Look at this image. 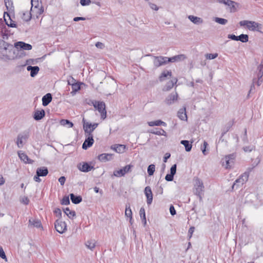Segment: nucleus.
Returning a JSON list of instances; mask_svg holds the SVG:
<instances>
[{
  "label": "nucleus",
  "mask_w": 263,
  "mask_h": 263,
  "mask_svg": "<svg viewBox=\"0 0 263 263\" xmlns=\"http://www.w3.org/2000/svg\"><path fill=\"white\" fill-rule=\"evenodd\" d=\"M172 76V71H167V70H164L161 74V75L159 76V79L160 81H163L165 80V78L167 77Z\"/></svg>",
  "instance_id": "ea45409f"
},
{
  "label": "nucleus",
  "mask_w": 263,
  "mask_h": 263,
  "mask_svg": "<svg viewBox=\"0 0 263 263\" xmlns=\"http://www.w3.org/2000/svg\"><path fill=\"white\" fill-rule=\"evenodd\" d=\"M177 82V79L176 78H174L172 79V80L168 81L164 86V87L163 89V90L164 91H168L170 89H171L175 84H176Z\"/></svg>",
  "instance_id": "2f4dec72"
},
{
  "label": "nucleus",
  "mask_w": 263,
  "mask_h": 263,
  "mask_svg": "<svg viewBox=\"0 0 263 263\" xmlns=\"http://www.w3.org/2000/svg\"><path fill=\"white\" fill-rule=\"evenodd\" d=\"M54 228L58 232L63 234L67 230V225L65 221L57 219L54 222Z\"/></svg>",
  "instance_id": "6e6552de"
},
{
  "label": "nucleus",
  "mask_w": 263,
  "mask_h": 263,
  "mask_svg": "<svg viewBox=\"0 0 263 263\" xmlns=\"http://www.w3.org/2000/svg\"><path fill=\"white\" fill-rule=\"evenodd\" d=\"M60 123L63 126L67 125L68 127H72L74 125L72 122L67 119H61L60 121Z\"/></svg>",
  "instance_id": "37998d69"
},
{
  "label": "nucleus",
  "mask_w": 263,
  "mask_h": 263,
  "mask_svg": "<svg viewBox=\"0 0 263 263\" xmlns=\"http://www.w3.org/2000/svg\"><path fill=\"white\" fill-rule=\"evenodd\" d=\"M71 82L73 83H71L72 91L70 93L73 96L76 94V92L81 89V84L83 83L81 82H76V80L72 77H71Z\"/></svg>",
  "instance_id": "a211bd4d"
},
{
  "label": "nucleus",
  "mask_w": 263,
  "mask_h": 263,
  "mask_svg": "<svg viewBox=\"0 0 263 263\" xmlns=\"http://www.w3.org/2000/svg\"><path fill=\"white\" fill-rule=\"evenodd\" d=\"M257 78L259 79H261L262 77L263 76V65L260 64L257 67Z\"/></svg>",
  "instance_id": "a18cd8bd"
},
{
  "label": "nucleus",
  "mask_w": 263,
  "mask_h": 263,
  "mask_svg": "<svg viewBox=\"0 0 263 263\" xmlns=\"http://www.w3.org/2000/svg\"><path fill=\"white\" fill-rule=\"evenodd\" d=\"M260 161V158L259 156H258L256 159L254 160V162H253L252 164V166H253L254 168L258 165V164L259 163Z\"/></svg>",
  "instance_id": "680f3d73"
},
{
  "label": "nucleus",
  "mask_w": 263,
  "mask_h": 263,
  "mask_svg": "<svg viewBox=\"0 0 263 263\" xmlns=\"http://www.w3.org/2000/svg\"><path fill=\"white\" fill-rule=\"evenodd\" d=\"M139 214L140 215L142 222L144 226H145L146 223V216L145 213V210L143 208H141L139 211Z\"/></svg>",
  "instance_id": "79ce46f5"
},
{
  "label": "nucleus",
  "mask_w": 263,
  "mask_h": 263,
  "mask_svg": "<svg viewBox=\"0 0 263 263\" xmlns=\"http://www.w3.org/2000/svg\"><path fill=\"white\" fill-rule=\"evenodd\" d=\"M20 159L25 163L32 164L34 161L30 159L28 156L23 151H20L17 152Z\"/></svg>",
  "instance_id": "412c9836"
},
{
  "label": "nucleus",
  "mask_w": 263,
  "mask_h": 263,
  "mask_svg": "<svg viewBox=\"0 0 263 263\" xmlns=\"http://www.w3.org/2000/svg\"><path fill=\"white\" fill-rule=\"evenodd\" d=\"M32 15L33 14L31 11H26L23 13L22 18L26 22H28L31 19Z\"/></svg>",
  "instance_id": "a19ab883"
},
{
  "label": "nucleus",
  "mask_w": 263,
  "mask_h": 263,
  "mask_svg": "<svg viewBox=\"0 0 263 263\" xmlns=\"http://www.w3.org/2000/svg\"><path fill=\"white\" fill-rule=\"evenodd\" d=\"M69 197L71 200V202L75 204L80 203L82 201V197L80 195H75L73 193L69 194Z\"/></svg>",
  "instance_id": "c756f323"
},
{
  "label": "nucleus",
  "mask_w": 263,
  "mask_h": 263,
  "mask_svg": "<svg viewBox=\"0 0 263 263\" xmlns=\"http://www.w3.org/2000/svg\"><path fill=\"white\" fill-rule=\"evenodd\" d=\"M4 19L5 22V25L8 27L12 28H17L18 26L12 21L11 18L10 14L7 12H5L4 14Z\"/></svg>",
  "instance_id": "dca6fc26"
},
{
  "label": "nucleus",
  "mask_w": 263,
  "mask_h": 263,
  "mask_svg": "<svg viewBox=\"0 0 263 263\" xmlns=\"http://www.w3.org/2000/svg\"><path fill=\"white\" fill-rule=\"evenodd\" d=\"M186 58V56L184 54H179L177 55L173 56L171 58L167 57V61L168 63H174L175 62H179L184 60Z\"/></svg>",
  "instance_id": "5701e85b"
},
{
  "label": "nucleus",
  "mask_w": 263,
  "mask_h": 263,
  "mask_svg": "<svg viewBox=\"0 0 263 263\" xmlns=\"http://www.w3.org/2000/svg\"><path fill=\"white\" fill-rule=\"evenodd\" d=\"M154 190L156 194L162 195L163 192V187L161 185H159V182L155 186V189H154Z\"/></svg>",
  "instance_id": "49530a36"
},
{
  "label": "nucleus",
  "mask_w": 263,
  "mask_h": 263,
  "mask_svg": "<svg viewBox=\"0 0 263 263\" xmlns=\"http://www.w3.org/2000/svg\"><path fill=\"white\" fill-rule=\"evenodd\" d=\"M66 178L64 176H61L59 178V181L61 185H63L65 182Z\"/></svg>",
  "instance_id": "774afa93"
},
{
  "label": "nucleus",
  "mask_w": 263,
  "mask_h": 263,
  "mask_svg": "<svg viewBox=\"0 0 263 263\" xmlns=\"http://www.w3.org/2000/svg\"><path fill=\"white\" fill-rule=\"evenodd\" d=\"M133 167L132 164L126 165L119 170L114 172V175L116 177L123 176L126 173L131 172V168Z\"/></svg>",
  "instance_id": "9b49d317"
},
{
  "label": "nucleus",
  "mask_w": 263,
  "mask_h": 263,
  "mask_svg": "<svg viewBox=\"0 0 263 263\" xmlns=\"http://www.w3.org/2000/svg\"><path fill=\"white\" fill-rule=\"evenodd\" d=\"M234 119H233L231 121H229L225 126L222 128V133H221V136L220 138V140L223 141V139H222V137L229 131V130L231 129V128L233 126L234 124Z\"/></svg>",
  "instance_id": "4be33fe9"
},
{
  "label": "nucleus",
  "mask_w": 263,
  "mask_h": 263,
  "mask_svg": "<svg viewBox=\"0 0 263 263\" xmlns=\"http://www.w3.org/2000/svg\"><path fill=\"white\" fill-rule=\"evenodd\" d=\"M31 13L35 12L36 13V18H38L39 16L43 13L44 8L42 5L41 6L38 7L37 8H33L31 9L30 10Z\"/></svg>",
  "instance_id": "72a5a7b5"
},
{
  "label": "nucleus",
  "mask_w": 263,
  "mask_h": 263,
  "mask_svg": "<svg viewBox=\"0 0 263 263\" xmlns=\"http://www.w3.org/2000/svg\"><path fill=\"white\" fill-rule=\"evenodd\" d=\"M151 133L159 135V136H166V133L165 130H164L162 128H156L154 129H152L151 132Z\"/></svg>",
  "instance_id": "e433bc0d"
},
{
  "label": "nucleus",
  "mask_w": 263,
  "mask_h": 263,
  "mask_svg": "<svg viewBox=\"0 0 263 263\" xmlns=\"http://www.w3.org/2000/svg\"><path fill=\"white\" fill-rule=\"evenodd\" d=\"M188 18L192 23L196 25L201 24L203 23V20L201 17L191 15L188 16Z\"/></svg>",
  "instance_id": "473e14b6"
},
{
  "label": "nucleus",
  "mask_w": 263,
  "mask_h": 263,
  "mask_svg": "<svg viewBox=\"0 0 263 263\" xmlns=\"http://www.w3.org/2000/svg\"><path fill=\"white\" fill-rule=\"evenodd\" d=\"M61 204L62 205H69L70 204V200L69 196H65L61 201Z\"/></svg>",
  "instance_id": "8fccbe9b"
},
{
  "label": "nucleus",
  "mask_w": 263,
  "mask_h": 263,
  "mask_svg": "<svg viewBox=\"0 0 263 263\" xmlns=\"http://www.w3.org/2000/svg\"><path fill=\"white\" fill-rule=\"evenodd\" d=\"M86 246L91 250H92L96 247L95 240H88L85 242Z\"/></svg>",
  "instance_id": "c03bdc74"
},
{
  "label": "nucleus",
  "mask_w": 263,
  "mask_h": 263,
  "mask_svg": "<svg viewBox=\"0 0 263 263\" xmlns=\"http://www.w3.org/2000/svg\"><path fill=\"white\" fill-rule=\"evenodd\" d=\"M194 188L195 194L199 197L200 200H202V194L204 191V187L202 181L198 177L195 179Z\"/></svg>",
  "instance_id": "f03ea898"
},
{
  "label": "nucleus",
  "mask_w": 263,
  "mask_h": 263,
  "mask_svg": "<svg viewBox=\"0 0 263 263\" xmlns=\"http://www.w3.org/2000/svg\"><path fill=\"white\" fill-rule=\"evenodd\" d=\"M85 135L86 138L82 144V148L83 149L86 150L93 145L94 143V140L93 138V135L92 134H86Z\"/></svg>",
  "instance_id": "9d476101"
},
{
  "label": "nucleus",
  "mask_w": 263,
  "mask_h": 263,
  "mask_svg": "<svg viewBox=\"0 0 263 263\" xmlns=\"http://www.w3.org/2000/svg\"><path fill=\"white\" fill-rule=\"evenodd\" d=\"M0 257L7 260V257L3 248L0 246Z\"/></svg>",
  "instance_id": "bf43d9fd"
},
{
  "label": "nucleus",
  "mask_w": 263,
  "mask_h": 263,
  "mask_svg": "<svg viewBox=\"0 0 263 263\" xmlns=\"http://www.w3.org/2000/svg\"><path fill=\"white\" fill-rule=\"evenodd\" d=\"M217 1L220 3L228 6L230 8L231 12L237 11V7L239 5L238 3L231 0H217Z\"/></svg>",
  "instance_id": "423d86ee"
},
{
  "label": "nucleus",
  "mask_w": 263,
  "mask_h": 263,
  "mask_svg": "<svg viewBox=\"0 0 263 263\" xmlns=\"http://www.w3.org/2000/svg\"><path fill=\"white\" fill-rule=\"evenodd\" d=\"M215 21L221 25H225L228 23V20L227 19L220 17H215Z\"/></svg>",
  "instance_id": "3c124183"
},
{
  "label": "nucleus",
  "mask_w": 263,
  "mask_h": 263,
  "mask_svg": "<svg viewBox=\"0 0 263 263\" xmlns=\"http://www.w3.org/2000/svg\"><path fill=\"white\" fill-rule=\"evenodd\" d=\"M180 143L184 146L185 149L187 152H189L191 151L192 148V142L190 143L188 140H183L180 141Z\"/></svg>",
  "instance_id": "f704fd0d"
},
{
  "label": "nucleus",
  "mask_w": 263,
  "mask_h": 263,
  "mask_svg": "<svg viewBox=\"0 0 263 263\" xmlns=\"http://www.w3.org/2000/svg\"><path fill=\"white\" fill-rule=\"evenodd\" d=\"M177 116L181 120H187V118L185 106H183L178 111Z\"/></svg>",
  "instance_id": "bb28decb"
},
{
  "label": "nucleus",
  "mask_w": 263,
  "mask_h": 263,
  "mask_svg": "<svg viewBox=\"0 0 263 263\" xmlns=\"http://www.w3.org/2000/svg\"><path fill=\"white\" fill-rule=\"evenodd\" d=\"M36 174H37L41 177H45L48 174V170L45 166L40 167L37 168Z\"/></svg>",
  "instance_id": "7c9ffc66"
},
{
  "label": "nucleus",
  "mask_w": 263,
  "mask_h": 263,
  "mask_svg": "<svg viewBox=\"0 0 263 263\" xmlns=\"http://www.w3.org/2000/svg\"><path fill=\"white\" fill-rule=\"evenodd\" d=\"M40 0H31V9L37 8L38 7L41 6L39 3Z\"/></svg>",
  "instance_id": "603ef678"
},
{
  "label": "nucleus",
  "mask_w": 263,
  "mask_h": 263,
  "mask_svg": "<svg viewBox=\"0 0 263 263\" xmlns=\"http://www.w3.org/2000/svg\"><path fill=\"white\" fill-rule=\"evenodd\" d=\"M217 57H218V53H209V54H207L206 55V58L209 59L210 60L214 59L216 58H217Z\"/></svg>",
  "instance_id": "4d7b16f0"
},
{
  "label": "nucleus",
  "mask_w": 263,
  "mask_h": 263,
  "mask_svg": "<svg viewBox=\"0 0 263 263\" xmlns=\"http://www.w3.org/2000/svg\"><path fill=\"white\" fill-rule=\"evenodd\" d=\"M155 171V165L154 164H150L147 168V173L149 176H152L154 174Z\"/></svg>",
  "instance_id": "09e8293b"
},
{
  "label": "nucleus",
  "mask_w": 263,
  "mask_h": 263,
  "mask_svg": "<svg viewBox=\"0 0 263 263\" xmlns=\"http://www.w3.org/2000/svg\"><path fill=\"white\" fill-rule=\"evenodd\" d=\"M14 49L13 45L5 42L4 40L0 39V51H6L7 50H11Z\"/></svg>",
  "instance_id": "6ab92c4d"
},
{
  "label": "nucleus",
  "mask_w": 263,
  "mask_h": 263,
  "mask_svg": "<svg viewBox=\"0 0 263 263\" xmlns=\"http://www.w3.org/2000/svg\"><path fill=\"white\" fill-rule=\"evenodd\" d=\"M228 37L232 40L240 41L242 43H246L249 41L248 35L245 34H241L238 36H236L233 34H229Z\"/></svg>",
  "instance_id": "ddd939ff"
},
{
  "label": "nucleus",
  "mask_w": 263,
  "mask_h": 263,
  "mask_svg": "<svg viewBox=\"0 0 263 263\" xmlns=\"http://www.w3.org/2000/svg\"><path fill=\"white\" fill-rule=\"evenodd\" d=\"M178 98V95L176 91L172 92L165 98L164 102L168 105L174 104Z\"/></svg>",
  "instance_id": "f8f14e48"
},
{
  "label": "nucleus",
  "mask_w": 263,
  "mask_h": 263,
  "mask_svg": "<svg viewBox=\"0 0 263 263\" xmlns=\"http://www.w3.org/2000/svg\"><path fill=\"white\" fill-rule=\"evenodd\" d=\"M208 146V143L206 141H204L203 145L201 146V150L204 155H206L208 154V152H206V148Z\"/></svg>",
  "instance_id": "864d4df0"
},
{
  "label": "nucleus",
  "mask_w": 263,
  "mask_h": 263,
  "mask_svg": "<svg viewBox=\"0 0 263 263\" xmlns=\"http://www.w3.org/2000/svg\"><path fill=\"white\" fill-rule=\"evenodd\" d=\"M177 164H175L172 166L170 169V173L166 174L165 179L167 181H172L174 179V176L176 173Z\"/></svg>",
  "instance_id": "aec40b11"
},
{
  "label": "nucleus",
  "mask_w": 263,
  "mask_h": 263,
  "mask_svg": "<svg viewBox=\"0 0 263 263\" xmlns=\"http://www.w3.org/2000/svg\"><path fill=\"white\" fill-rule=\"evenodd\" d=\"M125 215L127 217H132V212L129 206L128 208H127V206L126 207Z\"/></svg>",
  "instance_id": "13d9d810"
},
{
  "label": "nucleus",
  "mask_w": 263,
  "mask_h": 263,
  "mask_svg": "<svg viewBox=\"0 0 263 263\" xmlns=\"http://www.w3.org/2000/svg\"><path fill=\"white\" fill-rule=\"evenodd\" d=\"M29 137V132L24 131L22 134L17 135L16 144L18 148H21L23 146V140L26 141Z\"/></svg>",
  "instance_id": "0eeeda50"
},
{
  "label": "nucleus",
  "mask_w": 263,
  "mask_h": 263,
  "mask_svg": "<svg viewBox=\"0 0 263 263\" xmlns=\"http://www.w3.org/2000/svg\"><path fill=\"white\" fill-rule=\"evenodd\" d=\"M148 56H152L154 58V66L155 68H158L161 66L164 65L168 63L167 57L163 56H155L152 54H148Z\"/></svg>",
  "instance_id": "20e7f679"
},
{
  "label": "nucleus",
  "mask_w": 263,
  "mask_h": 263,
  "mask_svg": "<svg viewBox=\"0 0 263 263\" xmlns=\"http://www.w3.org/2000/svg\"><path fill=\"white\" fill-rule=\"evenodd\" d=\"M170 214L172 216H174V215H175L176 214V212L174 206L172 204H171L170 205Z\"/></svg>",
  "instance_id": "0e129e2a"
},
{
  "label": "nucleus",
  "mask_w": 263,
  "mask_h": 263,
  "mask_svg": "<svg viewBox=\"0 0 263 263\" xmlns=\"http://www.w3.org/2000/svg\"><path fill=\"white\" fill-rule=\"evenodd\" d=\"M151 8L153 10H158L159 9V7L155 4H153L152 3H148Z\"/></svg>",
  "instance_id": "338daca9"
},
{
  "label": "nucleus",
  "mask_w": 263,
  "mask_h": 263,
  "mask_svg": "<svg viewBox=\"0 0 263 263\" xmlns=\"http://www.w3.org/2000/svg\"><path fill=\"white\" fill-rule=\"evenodd\" d=\"M248 180V173H244L241 175L237 179L232 185V189L233 190H236L240 185H242Z\"/></svg>",
  "instance_id": "7ed1b4c3"
},
{
  "label": "nucleus",
  "mask_w": 263,
  "mask_h": 263,
  "mask_svg": "<svg viewBox=\"0 0 263 263\" xmlns=\"http://www.w3.org/2000/svg\"><path fill=\"white\" fill-rule=\"evenodd\" d=\"M2 36L3 37V40H8L9 36H10V34L8 33L4 32V31L1 32Z\"/></svg>",
  "instance_id": "e2e57ef3"
},
{
  "label": "nucleus",
  "mask_w": 263,
  "mask_h": 263,
  "mask_svg": "<svg viewBox=\"0 0 263 263\" xmlns=\"http://www.w3.org/2000/svg\"><path fill=\"white\" fill-rule=\"evenodd\" d=\"M148 125L149 126H166V124L165 122L161 121V120H158L156 121H150L148 122Z\"/></svg>",
  "instance_id": "c9c22d12"
},
{
  "label": "nucleus",
  "mask_w": 263,
  "mask_h": 263,
  "mask_svg": "<svg viewBox=\"0 0 263 263\" xmlns=\"http://www.w3.org/2000/svg\"><path fill=\"white\" fill-rule=\"evenodd\" d=\"M144 194L146 197V202L148 205L152 204L153 201V193L151 188L149 186H147L144 189Z\"/></svg>",
  "instance_id": "f3484780"
},
{
  "label": "nucleus",
  "mask_w": 263,
  "mask_h": 263,
  "mask_svg": "<svg viewBox=\"0 0 263 263\" xmlns=\"http://www.w3.org/2000/svg\"><path fill=\"white\" fill-rule=\"evenodd\" d=\"M45 116V111L42 109L40 110H36L34 112L33 118L36 121H40Z\"/></svg>",
  "instance_id": "cd10ccee"
},
{
  "label": "nucleus",
  "mask_w": 263,
  "mask_h": 263,
  "mask_svg": "<svg viewBox=\"0 0 263 263\" xmlns=\"http://www.w3.org/2000/svg\"><path fill=\"white\" fill-rule=\"evenodd\" d=\"M255 147L254 145H249V146H244L243 147V150L245 152H251L253 150L255 149Z\"/></svg>",
  "instance_id": "6e6d98bb"
},
{
  "label": "nucleus",
  "mask_w": 263,
  "mask_h": 263,
  "mask_svg": "<svg viewBox=\"0 0 263 263\" xmlns=\"http://www.w3.org/2000/svg\"><path fill=\"white\" fill-rule=\"evenodd\" d=\"M26 69L27 71H30V76L32 78L36 76L40 70V68L37 66H32L29 65Z\"/></svg>",
  "instance_id": "b1692460"
},
{
  "label": "nucleus",
  "mask_w": 263,
  "mask_h": 263,
  "mask_svg": "<svg viewBox=\"0 0 263 263\" xmlns=\"http://www.w3.org/2000/svg\"><path fill=\"white\" fill-rule=\"evenodd\" d=\"M111 148L118 153H123L125 151L126 146L123 144H114L111 146Z\"/></svg>",
  "instance_id": "c85d7f7f"
},
{
  "label": "nucleus",
  "mask_w": 263,
  "mask_h": 263,
  "mask_svg": "<svg viewBox=\"0 0 263 263\" xmlns=\"http://www.w3.org/2000/svg\"><path fill=\"white\" fill-rule=\"evenodd\" d=\"M82 122L83 123V129L85 134H92V132L98 127L99 124L94 123L93 124L86 121L84 118L83 119Z\"/></svg>",
  "instance_id": "39448f33"
},
{
  "label": "nucleus",
  "mask_w": 263,
  "mask_h": 263,
  "mask_svg": "<svg viewBox=\"0 0 263 263\" xmlns=\"http://www.w3.org/2000/svg\"><path fill=\"white\" fill-rule=\"evenodd\" d=\"M53 213L56 214V216L60 219L62 218V211L60 208H55L53 211Z\"/></svg>",
  "instance_id": "5fc2aeb1"
},
{
  "label": "nucleus",
  "mask_w": 263,
  "mask_h": 263,
  "mask_svg": "<svg viewBox=\"0 0 263 263\" xmlns=\"http://www.w3.org/2000/svg\"><path fill=\"white\" fill-rule=\"evenodd\" d=\"M92 162H83L78 164V168L81 172L87 173L91 170L95 169L94 166L91 165Z\"/></svg>",
  "instance_id": "1a4fd4ad"
},
{
  "label": "nucleus",
  "mask_w": 263,
  "mask_h": 263,
  "mask_svg": "<svg viewBox=\"0 0 263 263\" xmlns=\"http://www.w3.org/2000/svg\"><path fill=\"white\" fill-rule=\"evenodd\" d=\"M52 96L50 93H47L42 98V105L44 106H47L52 101Z\"/></svg>",
  "instance_id": "a878e982"
},
{
  "label": "nucleus",
  "mask_w": 263,
  "mask_h": 263,
  "mask_svg": "<svg viewBox=\"0 0 263 263\" xmlns=\"http://www.w3.org/2000/svg\"><path fill=\"white\" fill-rule=\"evenodd\" d=\"M64 212L70 218L72 219L76 216V214L74 211H70L69 208L63 209Z\"/></svg>",
  "instance_id": "58836bf2"
},
{
  "label": "nucleus",
  "mask_w": 263,
  "mask_h": 263,
  "mask_svg": "<svg viewBox=\"0 0 263 263\" xmlns=\"http://www.w3.org/2000/svg\"><path fill=\"white\" fill-rule=\"evenodd\" d=\"M236 157V154L232 153V154L226 155L224 157V159H229V160L232 162V163L233 164Z\"/></svg>",
  "instance_id": "de8ad7c7"
},
{
  "label": "nucleus",
  "mask_w": 263,
  "mask_h": 263,
  "mask_svg": "<svg viewBox=\"0 0 263 263\" xmlns=\"http://www.w3.org/2000/svg\"><path fill=\"white\" fill-rule=\"evenodd\" d=\"M112 156L113 155L111 154L104 153L99 155L98 158L100 161L105 162L111 160L112 159Z\"/></svg>",
  "instance_id": "393cba45"
},
{
  "label": "nucleus",
  "mask_w": 263,
  "mask_h": 263,
  "mask_svg": "<svg viewBox=\"0 0 263 263\" xmlns=\"http://www.w3.org/2000/svg\"><path fill=\"white\" fill-rule=\"evenodd\" d=\"M195 228L194 227H191L190 228L189 231H188V236L189 238H191L192 237V234L194 231Z\"/></svg>",
  "instance_id": "69168bd1"
},
{
  "label": "nucleus",
  "mask_w": 263,
  "mask_h": 263,
  "mask_svg": "<svg viewBox=\"0 0 263 263\" xmlns=\"http://www.w3.org/2000/svg\"><path fill=\"white\" fill-rule=\"evenodd\" d=\"M90 101L93 107L100 113L101 118L102 120H104L107 116L105 103L103 101H98L96 100H90Z\"/></svg>",
  "instance_id": "f257e3e1"
},
{
  "label": "nucleus",
  "mask_w": 263,
  "mask_h": 263,
  "mask_svg": "<svg viewBox=\"0 0 263 263\" xmlns=\"http://www.w3.org/2000/svg\"><path fill=\"white\" fill-rule=\"evenodd\" d=\"M17 49L24 50H30L32 49V45L30 44L26 43L24 42L18 41L14 43L13 46Z\"/></svg>",
  "instance_id": "2eb2a0df"
},
{
  "label": "nucleus",
  "mask_w": 263,
  "mask_h": 263,
  "mask_svg": "<svg viewBox=\"0 0 263 263\" xmlns=\"http://www.w3.org/2000/svg\"><path fill=\"white\" fill-rule=\"evenodd\" d=\"M239 24L241 26H247L248 29L253 31H255L258 26V23L251 21H242L239 22Z\"/></svg>",
  "instance_id": "4468645a"
},
{
  "label": "nucleus",
  "mask_w": 263,
  "mask_h": 263,
  "mask_svg": "<svg viewBox=\"0 0 263 263\" xmlns=\"http://www.w3.org/2000/svg\"><path fill=\"white\" fill-rule=\"evenodd\" d=\"M29 224L37 228L42 227L41 222L38 219H29Z\"/></svg>",
  "instance_id": "4c0bfd02"
},
{
  "label": "nucleus",
  "mask_w": 263,
  "mask_h": 263,
  "mask_svg": "<svg viewBox=\"0 0 263 263\" xmlns=\"http://www.w3.org/2000/svg\"><path fill=\"white\" fill-rule=\"evenodd\" d=\"M80 4L83 6H87L89 5L91 3L90 0H80Z\"/></svg>",
  "instance_id": "052dcab7"
}]
</instances>
